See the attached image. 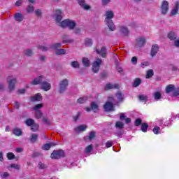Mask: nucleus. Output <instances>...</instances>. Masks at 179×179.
<instances>
[{"instance_id": "obj_56", "label": "nucleus", "mask_w": 179, "mask_h": 179, "mask_svg": "<svg viewBox=\"0 0 179 179\" xmlns=\"http://www.w3.org/2000/svg\"><path fill=\"white\" fill-rule=\"evenodd\" d=\"M120 121H124V120H125L127 118V117L125 116V115L123 113H121L120 114Z\"/></svg>"}, {"instance_id": "obj_58", "label": "nucleus", "mask_w": 179, "mask_h": 179, "mask_svg": "<svg viewBox=\"0 0 179 179\" xmlns=\"http://www.w3.org/2000/svg\"><path fill=\"white\" fill-rule=\"evenodd\" d=\"M80 117V113H78V114L73 117L74 122H76V121H78V120H79Z\"/></svg>"}, {"instance_id": "obj_51", "label": "nucleus", "mask_w": 179, "mask_h": 179, "mask_svg": "<svg viewBox=\"0 0 179 179\" xmlns=\"http://www.w3.org/2000/svg\"><path fill=\"white\" fill-rule=\"evenodd\" d=\"M131 62L133 64V65H136V64H138V57H133L131 59Z\"/></svg>"}, {"instance_id": "obj_32", "label": "nucleus", "mask_w": 179, "mask_h": 179, "mask_svg": "<svg viewBox=\"0 0 179 179\" xmlns=\"http://www.w3.org/2000/svg\"><path fill=\"white\" fill-rule=\"evenodd\" d=\"M155 75V73L153 71V69H150L147 71V74L145 76L146 79H150L152 76Z\"/></svg>"}, {"instance_id": "obj_28", "label": "nucleus", "mask_w": 179, "mask_h": 179, "mask_svg": "<svg viewBox=\"0 0 179 179\" xmlns=\"http://www.w3.org/2000/svg\"><path fill=\"white\" fill-rule=\"evenodd\" d=\"M36 122H34V120L29 118L27 119L24 122V124L27 126V127H31Z\"/></svg>"}, {"instance_id": "obj_31", "label": "nucleus", "mask_w": 179, "mask_h": 179, "mask_svg": "<svg viewBox=\"0 0 179 179\" xmlns=\"http://www.w3.org/2000/svg\"><path fill=\"white\" fill-rule=\"evenodd\" d=\"M38 128H39L38 124L35 122L34 124L31 126V131L32 132H37V131H38Z\"/></svg>"}, {"instance_id": "obj_52", "label": "nucleus", "mask_w": 179, "mask_h": 179, "mask_svg": "<svg viewBox=\"0 0 179 179\" xmlns=\"http://www.w3.org/2000/svg\"><path fill=\"white\" fill-rule=\"evenodd\" d=\"M10 169H15V170H20V166L17 164H13L10 166Z\"/></svg>"}, {"instance_id": "obj_5", "label": "nucleus", "mask_w": 179, "mask_h": 179, "mask_svg": "<svg viewBox=\"0 0 179 179\" xmlns=\"http://www.w3.org/2000/svg\"><path fill=\"white\" fill-rule=\"evenodd\" d=\"M101 59L98 58L92 64V71L94 73H97L100 71V65H101Z\"/></svg>"}, {"instance_id": "obj_3", "label": "nucleus", "mask_w": 179, "mask_h": 179, "mask_svg": "<svg viewBox=\"0 0 179 179\" xmlns=\"http://www.w3.org/2000/svg\"><path fill=\"white\" fill-rule=\"evenodd\" d=\"M106 16L105 22L108 27L111 31H114L115 30V25H114V22L112 20L114 17V12L113 10H108L106 13Z\"/></svg>"}, {"instance_id": "obj_2", "label": "nucleus", "mask_w": 179, "mask_h": 179, "mask_svg": "<svg viewBox=\"0 0 179 179\" xmlns=\"http://www.w3.org/2000/svg\"><path fill=\"white\" fill-rule=\"evenodd\" d=\"M43 78L44 77L43 76H38L34 79L31 82V85L34 86L41 85V89H42V90H44V92H48V90H51V84L47 81H43Z\"/></svg>"}, {"instance_id": "obj_16", "label": "nucleus", "mask_w": 179, "mask_h": 179, "mask_svg": "<svg viewBox=\"0 0 179 179\" xmlns=\"http://www.w3.org/2000/svg\"><path fill=\"white\" fill-rule=\"evenodd\" d=\"M30 100L32 102L41 101V100H43V96H41V94L37 93L34 96H31Z\"/></svg>"}, {"instance_id": "obj_7", "label": "nucleus", "mask_w": 179, "mask_h": 179, "mask_svg": "<svg viewBox=\"0 0 179 179\" xmlns=\"http://www.w3.org/2000/svg\"><path fill=\"white\" fill-rule=\"evenodd\" d=\"M99 104H97V103L93 101L90 104V108L87 107L85 108V111H87V113H90V111H93V113H97V110H99Z\"/></svg>"}, {"instance_id": "obj_41", "label": "nucleus", "mask_w": 179, "mask_h": 179, "mask_svg": "<svg viewBox=\"0 0 179 179\" xmlns=\"http://www.w3.org/2000/svg\"><path fill=\"white\" fill-rule=\"evenodd\" d=\"M173 90H174V85H169L166 87V93H171V92H173Z\"/></svg>"}, {"instance_id": "obj_22", "label": "nucleus", "mask_w": 179, "mask_h": 179, "mask_svg": "<svg viewBox=\"0 0 179 179\" xmlns=\"http://www.w3.org/2000/svg\"><path fill=\"white\" fill-rule=\"evenodd\" d=\"M13 134H14L15 136H22V129L15 127L13 129Z\"/></svg>"}, {"instance_id": "obj_21", "label": "nucleus", "mask_w": 179, "mask_h": 179, "mask_svg": "<svg viewBox=\"0 0 179 179\" xmlns=\"http://www.w3.org/2000/svg\"><path fill=\"white\" fill-rule=\"evenodd\" d=\"M95 138H96V132L94 131H91L89 134V136L85 137L84 139L85 141H87V139H89V141H92Z\"/></svg>"}, {"instance_id": "obj_33", "label": "nucleus", "mask_w": 179, "mask_h": 179, "mask_svg": "<svg viewBox=\"0 0 179 179\" xmlns=\"http://www.w3.org/2000/svg\"><path fill=\"white\" fill-rule=\"evenodd\" d=\"M115 128H118V129H123L124 123L122 122L117 121L115 122Z\"/></svg>"}, {"instance_id": "obj_23", "label": "nucleus", "mask_w": 179, "mask_h": 179, "mask_svg": "<svg viewBox=\"0 0 179 179\" xmlns=\"http://www.w3.org/2000/svg\"><path fill=\"white\" fill-rule=\"evenodd\" d=\"M115 96H117L119 103H122V101H124V94L122 92H118L115 94Z\"/></svg>"}, {"instance_id": "obj_39", "label": "nucleus", "mask_w": 179, "mask_h": 179, "mask_svg": "<svg viewBox=\"0 0 179 179\" xmlns=\"http://www.w3.org/2000/svg\"><path fill=\"white\" fill-rule=\"evenodd\" d=\"M85 43L87 47H92L93 45V41L90 38H86Z\"/></svg>"}, {"instance_id": "obj_47", "label": "nucleus", "mask_w": 179, "mask_h": 179, "mask_svg": "<svg viewBox=\"0 0 179 179\" xmlns=\"http://www.w3.org/2000/svg\"><path fill=\"white\" fill-rule=\"evenodd\" d=\"M93 150V145H89L85 148L86 153H90Z\"/></svg>"}, {"instance_id": "obj_18", "label": "nucleus", "mask_w": 179, "mask_h": 179, "mask_svg": "<svg viewBox=\"0 0 179 179\" xmlns=\"http://www.w3.org/2000/svg\"><path fill=\"white\" fill-rule=\"evenodd\" d=\"M86 129H87V126L86 124H82L76 127L74 131L76 132H84Z\"/></svg>"}, {"instance_id": "obj_44", "label": "nucleus", "mask_w": 179, "mask_h": 179, "mask_svg": "<svg viewBox=\"0 0 179 179\" xmlns=\"http://www.w3.org/2000/svg\"><path fill=\"white\" fill-rule=\"evenodd\" d=\"M154 97L155 100H160V99H162V93H160V92H156Z\"/></svg>"}, {"instance_id": "obj_55", "label": "nucleus", "mask_w": 179, "mask_h": 179, "mask_svg": "<svg viewBox=\"0 0 179 179\" xmlns=\"http://www.w3.org/2000/svg\"><path fill=\"white\" fill-rule=\"evenodd\" d=\"M43 121L45 122V124H46V125H50V120H48V117H43Z\"/></svg>"}, {"instance_id": "obj_26", "label": "nucleus", "mask_w": 179, "mask_h": 179, "mask_svg": "<svg viewBox=\"0 0 179 179\" xmlns=\"http://www.w3.org/2000/svg\"><path fill=\"white\" fill-rule=\"evenodd\" d=\"M120 31L124 34V36H129V30L126 27H121Z\"/></svg>"}, {"instance_id": "obj_42", "label": "nucleus", "mask_w": 179, "mask_h": 179, "mask_svg": "<svg viewBox=\"0 0 179 179\" xmlns=\"http://www.w3.org/2000/svg\"><path fill=\"white\" fill-rule=\"evenodd\" d=\"M24 55H27V57H31V55H33V50L28 49L24 50Z\"/></svg>"}, {"instance_id": "obj_30", "label": "nucleus", "mask_w": 179, "mask_h": 179, "mask_svg": "<svg viewBox=\"0 0 179 179\" xmlns=\"http://www.w3.org/2000/svg\"><path fill=\"white\" fill-rule=\"evenodd\" d=\"M62 45L61 44V43H55L50 45V48H52V50H59V48H61V46Z\"/></svg>"}, {"instance_id": "obj_57", "label": "nucleus", "mask_w": 179, "mask_h": 179, "mask_svg": "<svg viewBox=\"0 0 179 179\" xmlns=\"http://www.w3.org/2000/svg\"><path fill=\"white\" fill-rule=\"evenodd\" d=\"M23 3V0H18L15 2V6H21Z\"/></svg>"}, {"instance_id": "obj_62", "label": "nucleus", "mask_w": 179, "mask_h": 179, "mask_svg": "<svg viewBox=\"0 0 179 179\" xmlns=\"http://www.w3.org/2000/svg\"><path fill=\"white\" fill-rule=\"evenodd\" d=\"M17 93H19V94H24V93H26V90L24 89L18 90Z\"/></svg>"}, {"instance_id": "obj_48", "label": "nucleus", "mask_w": 179, "mask_h": 179, "mask_svg": "<svg viewBox=\"0 0 179 179\" xmlns=\"http://www.w3.org/2000/svg\"><path fill=\"white\" fill-rule=\"evenodd\" d=\"M38 49L41 50V51H43V52L48 51V48L47 46H44L42 45H38Z\"/></svg>"}, {"instance_id": "obj_60", "label": "nucleus", "mask_w": 179, "mask_h": 179, "mask_svg": "<svg viewBox=\"0 0 179 179\" xmlns=\"http://www.w3.org/2000/svg\"><path fill=\"white\" fill-rule=\"evenodd\" d=\"M108 76L107 75V73L103 72L101 73V79H106Z\"/></svg>"}, {"instance_id": "obj_13", "label": "nucleus", "mask_w": 179, "mask_h": 179, "mask_svg": "<svg viewBox=\"0 0 179 179\" xmlns=\"http://www.w3.org/2000/svg\"><path fill=\"white\" fill-rule=\"evenodd\" d=\"M157 52H159V45L154 44L152 46L151 51H150L151 57H155L156 54H157Z\"/></svg>"}, {"instance_id": "obj_50", "label": "nucleus", "mask_w": 179, "mask_h": 179, "mask_svg": "<svg viewBox=\"0 0 179 179\" xmlns=\"http://www.w3.org/2000/svg\"><path fill=\"white\" fill-rule=\"evenodd\" d=\"M86 100H87V98L80 97L78 99V104H83L86 101Z\"/></svg>"}, {"instance_id": "obj_27", "label": "nucleus", "mask_w": 179, "mask_h": 179, "mask_svg": "<svg viewBox=\"0 0 179 179\" xmlns=\"http://www.w3.org/2000/svg\"><path fill=\"white\" fill-rule=\"evenodd\" d=\"M82 63L85 67L90 66V60H89L87 57H83L82 60Z\"/></svg>"}, {"instance_id": "obj_4", "label": "nucleus", "mask_w": 179, "mask_h": 179, "mask_svg": "<svg viewBox=\"0 0 179 179\" xmlns=\"http://www.w3.org/2000/svg\"><path fill=\"white\" fill-rule=\"evenodd\" d=\"M51 159H58L61 157H65V152L62 150H54L52 153L50 155Z\"/></svg>"}, {"instance_id": "obj_46", "label": "nucleus", "mask_w": 179, "mask_h": 179, "mask_svg": "<svg viewBox=\"0 0 179 179\" xmlns=\"http://www.w3.org/2000/svg\"><path fill=\"white\" fill-rule=\"evenodd\" d=\"M134 124L136 127H139V125H142V119L141 118L136 119L134 122Z\"/></svg>"}, {"instance_id": "obj_17", "label": "nucleus", "mask_w": 179, "mask_h": 179, "mask_svg": "<svg viewBox=\"0 0 179 179\" xmlns=\"http://www.w3.org/2000/svg\"><path fill=\"white\" fill-rule=\"evenodd\" d=\"M110 89H120V85L118 84H106L105 86V90H110Z\"/></svg>"}, {"instance_id": "obj_34", "label": "nucleus", "mask_w": 179, "mask_h": 179, "mask_svg": "<svg viewBox=\"0 0 179 179\" xmlns=\"http://www.w3.org/2000/svg\"><path fill=\"white\" fill-rule=\"evenodd\" d=\"M138 100L143 103H144V101H148V96L145 94L138 95Z\"/></svg>"}, {"instance_id": "obj_35", "label": "nucleus", "mask_w": 179, "mask_h": 179, "mask_svg": "<svg viewBox=\"0 0 179 179\" xmlns=\"http://www.w3.org/2000/svg\"><path fill=\"white\" fill-rule=\"evenodd\" d=\"M66 54V50L65 49H58L56 50V55H64Z\"/></svg>"}, {"instance_id": "obj_63", "label": "nucleus", "mask_w": 179, "mask_h": 179, "mask_svg": "<svg viewBox=\"0 0 179 179\" xmlns=\"http://www.w3.org/2000/svg\"><path fill=\"white\" fill-rule=\"evenodd\" d=\"M174 46L176 47L177 48H179V39H176L174 41Z\"/></svg>"}, {"instance_id": "obj_6", "label": "nucleus", "mask_w": 179, "mask_h": 179, "mask_svg": "<svg viewBox=\"0 0 179 179\" xmlns=\"http://www.w3.org/2000/svg\"><path fill=\"white\" fill-rule=\"evenodd\" d=\"M69 83H68V80L64 79L59 83V93L60 94H62L65 90H66V88L68 87V85Z\"/></svg>"}, {"instance_id": "obj_19", "label": "nucleus", "mask_w": 179, "mask_h": 179, "mask_svg": "<svg viewBox=\"0 0 179 179\" xmlns=\"http://www.w3.org/2000/svg\"><path fill=\"white\" fill-rule=\"evenodd\" d=\"M168 38H169L171 41H176L177 40V34L176 32L170 31L168 34Z\"/></svg>"}, {"instance_id": "obj_15", "label": "nucleus", "mask_w": 179, "mask_h": 179, "mask_svg": "<svg viewBox=\"0 0 179 179\" xmlns=\"http://www.w3.org/2000/svg\"><path fill=\"white\" fill-rule=\"evenodd\" d=\"M78 3L85 10H89V9H90V6L86 4L85 0H78Z\"/></svg>"}, {"instance_id": "obj_24", "label": "nucleus", "mask_w": 179, "mask_h": 179, "mask_svg": "<svg viewBox=\"0 0 179 179\" xmlns=\"http://www.w3.org/2000/svg\"><path fill=\"white\" fill-rule=\"evenodd\" d=\"M55 143H46L44 144L42 147L43 150H50V149H51V146H55Z\"/></svg>"}, {"instance_id": "obj_45", "label": "nucleus", "mask_w": 179, "mask_h": 179, "mask_svg": "<svg viewBox=\"0 0 179 179\" xmlns=\"http://www.w3.org/2000/svg\"><path fill=\"white\" fill-rule=\"evenodd\" d=\"M7 159L8 160H13V159H15V154H13V152L7 153Z\"/></svg>"}, {"instance_id": "obj_8", "label": "nucleus", "mask_w": 179, "mask_h": 179, "mask_svg": "<svg viewBox=\"0 0 179 179\" xmlns=\"http://www.w3.org/2000/svg\"><path fill=\"white\" fill-rule=\"evenodd\" d=\"M169 1H164L161 4V13L162 15H167V12H169Z\"/></svg>"}, {"instance_id": "obj_14", "label": "nucleus", "mask_w": 179, "mask_h": 179, "mask_svg": "<svg viewBox=\"0 0 179 179\" xmlns=\"http://www.w3.org/2000/svg\"><path fill=\"white\" fill-rule=\"evenodd\" d=\"M8 89L10 92H13L15 90V85H16V79L13 78L8 80Z\"/></svg>"}, {"instance_id": "obj_53", "label": "nucleus", "mask_w": 179, "mask_h": 179, "mask_svg": "<svg viewBox=\"0 0 179 179\" xmlns=\"http://www.w3.org/2000/svg\"><path fill=\"white\" fill-rule=\"evenodd\" d=\"M113 146V141H108L106 143V147L107 148H111Z\"/></svg>"}, {"instance_id": "obj_20", "label": "nucleus", "mask_w": 179, "mask_h": 179, "mask_svg": "<svg viewBox=\"0 0 179 179\" xmlns=\"http://www.w3.org/2000/svg\"><path fill=\"white\" fill-rule=\"evenodd\" d=\"M14 17L16 22H22V20L24 19V17H23V15H22L20 13H16L14 15Z\"/></svg>"}, {"instance_id": "obj_29", "label": "nucleus", "mask_w": 179, "mask_h": 179, "mask_svg": "<svg viewBox=\"0 0 179 179\" xmlns=\"http://www.w3.org/2000/svg\"><path fill=\"white\" fill-rule=\"evenodd\" d=\"M148 128H149V124L146 122L141 124V131L142 132H148Z\"/></svg>"}, {"instance_id": "obj_12", "label": "nucleus", "mask_w": 179, "mask_h": 179, "mask_svg": "<svg viewBox=\"0 0 179 179\" xmlns=\"http://www.w3.org/2000/svg\"><path fill=\"white\" fill-rule=\"evenodd\" d=\"M146 44V38L145 37H141L136 39L137 47H143Z\"/></svg>"}, {"instance_id": "obj_40", "label": "nucleus", "mask_w": 179, "mask_h": 179, "mask_svg": "<svg viewBox=\"0 0 179 179\" xmlns=\"http://www.w3.org/2000/svg\"><path fill=\"white\" fill-rule=\"evenodd\" d=\"M43 103H38L35 105L32 108L34 111H39L40 108H43Z\"/></svg>"}, {"instance_id": "obj_49", "label": "nucleus", "mask_w": 179, "mask_h": 179, "mask_svg": "<svg viewBox=\"0 0 179 179\" xmlns=\"http://www.w3.org/2000/svg\"><path fill=\"white\" fill-rule=\"evenodd\" d=\"M152 132L155 134V135H159V132H160V127L156 126L153 128L152 129Z\"/></svg>"}, {"instance_id": "obj_43", "label": "nucleus", "mask_w": 179, "mask_h": 179, "mask_svg": "<svg viewBox=\"0 0 179 179\" xmlns=\"http://www.w3.org/2000/svg\"><path fill=\"white\" fill-rule=\"evenodd\" d=\"M71 65L74 69L79 68V66H80L79 62L78 61H73L71 62Z\"/></svg>"}, {"instance_id": "obj_11", "label": "nucleus", "mask_w": 179, "mask_h": 179, "mask_svg": "<svg viewBox=\"0 0 179 179\" xmlns=\"http://www.w3.org/2000/svg\"><path fill=\"white\" fill-rule=\"evenodd\" d=\"M96 52L98 53L102 58L107 57V49L106 47H102L101 50L96 49Z\"/></svg>"}, {"instance_id": "obj_10", "label": "nucleus", "mask_w": 179, "mask_h": 179, "mask_svg": "<svg viewBox=\"0 0 179 179\" xmlns=\"http://www.w3.org/2000/svg\"><path fill=\"white\" fill-rule=\"evenodd\" d=\"M178 9H179V1H176L175 2V5L171 11V16H176V15H178Z\"/></svg>"}, {"instance_id": "obj_61", "label": "nucleus", "mask_w": 179, "mask_h": 179, "mask_svg": "<svg viewBox=\"0 0 179 179\" xmlns=\"http://www.w3.org/2000/svg\"><path fill=\"white\" fill-rule=\"evenodd\" d=\"M2 178H7V177H9V173L8 172H4L2 175H1Z\"/></svg>"}, {"instance_id": "obj_64", "label": "nucleus", "mask_w": 179, "mask_h": 179, "mask_svg": "<svg viewBox=\"0 0 179 179\" xmlns=\"http://www.w3.org/2000/svg\"><path fill=\"white\" fill-rule=\"evenodd\" d=\"M14 107L15 108H17V110H18L19 107H20V103L17 101L15 102Z\"/></svg>"}, {"instance_id": "obj_38", "label": "nucleus", "mask_w": 179, "mask_h": 179, "mask_svg": "<svg viewBox=\"0 0 179 179\" xmlns=\"http://www.w3.org/2000/svg\"><path fill=\"white\" fill-rule=\"evenodd\" d=\"M27 13H33V12H34V6H33V4H30L27 8Z\"/></svg>"}, {"instance_id": "obj_9", "label": "nucleus", "mask_w": 179, "mask_h": 179, "mask_svg": "<svg viewBox=\"0 0 179 179\" xmlns=\"http://www.w3.org/2000/svg\"><path fill=\"white\" fill-rule=\"evenodd\" d=\"M103 109L106 113H109L110 111H114V105L113 103L110 101H106V103L103 105Z\"/></svg>"}, {"instance_id": "obj_36", "label": "nucleus", "mask_w": 179, "mask_h": 179, "mask_svg": "<svg viewBox=\"0 0 179 179\" xmlns=\"http://www.w3.org/2000/svg\"><path fill=\"white\" fill-rule=\"evenodd\" d=\"M35 118H36L37 120L43 118V112H41V110H36L35 113Z\"/></svg>"}, {"instance_id": "obj_37", "label": "nucleus", "mask_w": 179, "mask_h": 179, "mask_svg": "<svg viewBox=\"0 0 179 179\" xmlns=\"http://www.w3.org/2000/svg\"><path fill=\"white\" fill-rule=\"evenodd\" d=\"M38 138V135L32 134L30 138V141L31 142V143H34L35 142H37Z\"/></svg>"}, {"instance_id": "obj_54", "label": "nucleus", "mask_w": 179, "mask_h": 179, "mask_svg": "<svg viewBox=\"0 0 179 179\" xmlns=\"http://www.w3.org/2000/svg\"><path fill=\"white\" fill-rule=\"evenodd\" d=\"M35 15L37 17L41 16V15H42L41 10L37 9L36 10H35Z\"/></svg>"}, {"instance_id": "obj_25", "label": "nucleus", "mask_w": 179, "mask_h": 179, "mask_svg": "<svg viewBox=\"0 0 179 179\" xmlns=\"http://www.w3.org/2000/svg\"><path fill=\"white\" fill-rule=\"evenodd\" d=\"M141 83H142V80H141V78H137L134 80L132 86L133 87H138L141 85Z\"/></svg>"}, {"instance_id": "obj_59", "label": "nucleus", "mask_w": 179, "mask_h": 179, "mask_svg": "<svg viewBox=\"0 0 179 179\" xmlns=\"http://www.w3.org/2000/svg\"><path fill=\"white\" fill-rule=\"evenodd\" d=\"M173 96L175 97H177L179 96V88H177L174 92H173Z\"/></svg>"}, {"instance_id": "obj_1", "label": "nucleus", "mask_w": 179, "mask_h": 179, "mask_svg": "<svg viewBox=\"0 0 179 179\" xmlns=\"http://www.w3.org/2000/svg\"><path fill=\"white\" fill-rule=\"evenodd\" d=\"M55 21L57 24H59L60 27H62L63 29H66V27H69L70 30H73L75 27H76V22L75 21H72L69 19L62 20V10H55Z\"/></svg>"}]
</instances>
